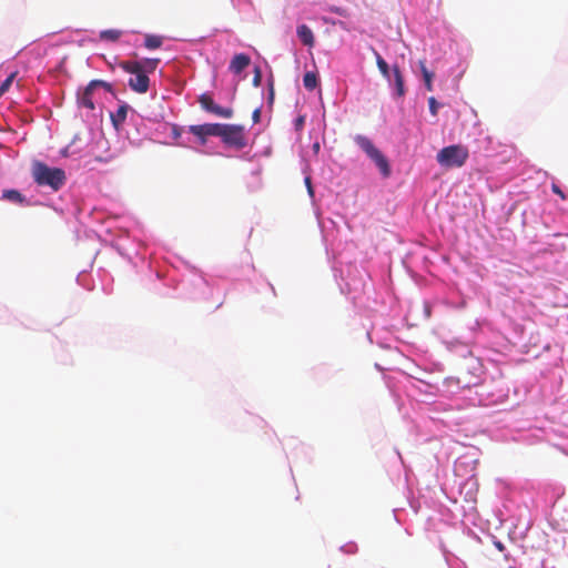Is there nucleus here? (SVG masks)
Segmentation results:
<instances>
[{
    "label": "nucleus",
    "instance_id": "a211bd4d",
    "mask_svg": "<svg viewBox=\"0 0 568 568\" xmlns=\"http://www.w3.org/2000/svg\"><path fill=\"white\" fill-rule=\"evenodd\" d=\"M317 75L314 72H306L303 78V84L306 90L313 91L317 87Z\"/></svg>",
    "mask_w": 568,
    "mask_h": 568
},
{
    "label": "nucleus",
    "instance_id": "39448f33",
    "mask_svg": "<svg viewBox=\"0 0 568 568\" xmlns=\"http://www.w3.org/2000/svg\"><path fill=\"white\" fill-rule=\"evenodd\" d=\"M160 63V59H150L145 58L141 61H121L119 63V67L125 71V72H140L143 71L144 73H153L155 69L158 68V64Z\"/></svg>",
    "mask_w": 568,
    "mask_h": 568
},
{
    "label": "nucleus",
    "instance_id": "a878e982",
    "mask_svg": "<svg viewBox=\"0 0 568 568\" xmlns=\"http://www.w3.org/2000/svg\"><path fill=\"white\" fill-rule=\"evenodd\" d=\"M252 118H253L254 123H257L260 121V118H261L260 109L254 110Z\"/></svg>",
    "mask_w": 568,
    "mask_h": 568
},
{
    "label": "nucleus",
    "instance_id": "6ab92c4d",
    "mask_svg": "<svg viewBox=\"0 0 568 568\" xmlns=\"http://www.w3.org/2000/svg\"><path fill=\"white\" fill-rule=\"evenodd\" d=\"M2 197L12 202L22 203L23 196L17 190H7L3 192Z\"/></svg>",
    "mask_w": 568,
    "mask_h": 568
},
{
    "label": "nucleus",
    "instance_id": "0eeeda50",
    "mask_svg": "<svg viewBox=\"0 0 568 568\" xmlns=\"http://www.w3.org/2000/svg\"><path fill=\"white\" fill-rule=\"evenodd\" d=\"M189 130L193 135L200 139L202 144H205L207 136H219L220 123L191 125Z\"/></svg>",
    "mask_w": 568,
    "mask_h": 568
},
{
    "label": "nucleus",
    "instance_id": "393cba45",
    "mask_svg": "<svg viewBox=\"0 0 568 568\" xmlns=\"http://www.w3.org/2000/svg\"><path fill=\"white\" fill-rule=\"evenodd\" d=\"M92 82H100V83L98 84V88H99V87H102V88L106 89L108 91H111V90H112L111 84H110V83H108V82H105V81H102V80H92Z\"/></svg>",
    "mask_w": 568,
    "mask_h": 568
},
{
    "label": "nucleus",
    "instance_id": "bb28decb",
    "mask_svg": "<svg viewBox=\"0 0 568 568\" xmlns=\"http://www.w3.org/2000/svg\"><path fill=\"white\" fill-rule=\"evenodd\" d=\"M274 98V90H273V87H271V90H270V101H272Z\"/></svg>",
    "mask_w": 568,
    "mask_h": 568
},
{
    "label": "nucleus",
    "instance_id": "4be33fe9",
    "mask_svg": "<svg viewBox=\"0 0 568 568\" xmlns=\"http://www.w3.org/2000/svg\"><path fill=\"white\" fill-rule=\"evenodd\" d=\"M304 123H305V116L304 115L297 116L295 122H294L295 129L297 131H301L303 129V126H304Z\"/></svg>",
    "mask_w": 568,
    "mask_h": 568
},
{
    "label": "nucleus",
    "instance_id": "7ed1b4c3",
    "mask_svg": "<svg viewBox=\"0 0 568 568\" xmlns=\"http://www.w3.org/2000/svg\"><path fill=\"white\" fill-rule=\"evenodd\" d=\"M356 143L365 151V153L375 162L384 178L390 175V166L384 154L375 148L373 142L363 135L356 136Z\"/></svg>",
    "mask_w": 568,
    "mask_h": 568
},
{
    "label": "nucleus",
    "instance_id": "aec40b11",
    "mask_svg": "<svg viewBox=\"0 0 568 568\" xmlns=\"http://www.w3.org/2000/svg\"><path fill=\"white\" fill-rule=\"evenodd\" d=\"M428 105H429V111L430 113L436 116L437 113H438V108H439V104L437 102V100L434 98V97H430L428 99Z\"/></svg>",
    "mask_w": 568,
    "mask_h": 568
},
{
    "label": "nucleus",
    "instance_id": "ddd939ff",
    "mask_svg": "<svg viewBox=\"0 0 568 568\" xmlns=\"http://www.w3.org/2000/svg\"><path fill=\"white\" fill-rule=\"evenodd\" d=\"M129 106L126 104H122L118 108L115 113L111 114V121L113 126L119 130L121 125L124 123L126 119Z\"/></svg>",
    "mask_w": 568,
    "mask_h": 568
},
{
    "label": "nucleus",
    "instance_id": "f8f14e48",
    "mask_svg": "<svg viewBox=\"0 0 568 568\" xmlns=\"http://www.w3.org/2000/svg\"><path fill=\"white\" fill-rule=\"evenodd\" d=\"M393 77H394V84L396 90V95L398 98H402L405 95V85H404V78L399 70V67L397 64H394L392 68Z\"/></svg>",
    "mask_w": 568,
    "mask_h": 568
},
{
    "label": "nucleus",
    "instance_id": "f257e3e1",
    "mask_svg": "<svg viewBox=\"0 0 568 568\" xmlns=\"http://www.w3.org/2000/svg\"><path fill=\"white\" fill-rule=\"evenodd\" d=\"M32 178L40 186H49L52 191H59L65 183V172L60 168H50L45 163L34 161L32 163Z\"/></svg>",
    "mask_w": 568,
    "mask_h": 568
},
{
    "label": "nucleus",
    "instance_id": "f3484780",
    "mask_svg": "<svg viewBox=\"0 0 568 568\" xmlns=\"http://www.w3.org/2000/svg\"><path fill=\"white\" fill-rule=\"evenodd\" d=\"M374 55L376 58V64L379 72L383 74V77L389 79L390 69L387 62L382 58V55L376 50H374Z\"/></svg>",
    "mask_w": 568,
    "mask_h": 568
},
{
    "label": "nucleus",
    "instance_id": "5701e85b",
    "mask_svg": "<svg viewBox=\"0 0 568 568\" xmlns=\"http://www.w3.org/2000/svg\"><path fill=\"white\" fill-rule=\"evenodd\" d=\"M305 185L307 187V192L308 194L313 197L314 196V190H313V186H312V180H311V176H306L305 180Z\"/></svg>",
    "mask_w": 568,
    "mask_h": 568
},
{
    "label": "nucleus",
    "instance_id": "9d476101",
    "mask_svg": "<svg viewBox=\"0 0 568 568\" xmlns=\"http://www.w3.org/2000/svg\"><path fill=\"white\" fill-rule=\"evenodd\" d=\"M99 83H100V82H92V81H91V82L85 87V89H84L83 93H82V94L80 95V98H79V103H80L82 106H84V108H87V109H89V110H93V109H94V103H93V100H92V93H93V91L98 88V84H99Z\"/></svg>",
    "mask_w": 568,
    "mask_h": 568
},
{
    "label": "nucleus",
    "instance_id": "2eb2a0df",
    "mask_svg": "<svg viewBox=\"0 0 568 568\" xmlns=\"http://www.w3.org/2000/svg\"><path fill=\"white\" fill-rule=\"evenodd\" d=\"M420 71L423 74L425 88L427 91H433V78L434 73L430 72L427 68L424 61L419 62Z\"/></svg>",
    "mask_w": 568,
    "mask_h": 568
},
{
    "label": "nucleus",
    "instance_id": "9b49d317",
    "mask_svg": "<svg viewBox=\"0 0 568 568\" xmlns=\"http://www.w3.org/2000/svg\"><path fill=\"white\" fill-rule=\"evenodd\" d=\"M297 37L302 41V43L306 47L312 48L315 43L314 33L311 28L306 24H301L297 27Z\"/></svg>",
    "mask_w": 568,
    "mask_h": 568
},
{
    "label": "nucleus",
    "instance_id": "b1692460",
    "mask_svg": "<svg viewBox=\"0 0 568 568\" xmlns=\"http://www.w3.org/2000/svg\"><path fill=\"white\" fill-rule=\"evenodd\" d=\"M551 191H552L555 194L559 195L562 200H565V199H566L565 193L562 192V190H561L557 184L552 183V185H551Z\"/></svg>",
    "mask_w": 568,
    "mask_h": 568
},
{
    "label": "nucleus",
    "instance_id": "412c9836",
    "mask_svg": "<svg viewBox=\"0 0 568 568\" xmlns=\"http://www.w3.org/2000/svg\"><path fill=\"white\" fill-rule=\"evenodd\" d=\"M261 81H262V72H261L260 68H255L254 77H253V85L258 87L261 84Z\"/></svg>",
    "mask_w": 568,
    "mask_h": 568
},
{
    "label": "nucleus",
    "instance_id": "423d86ee",
    "mask_svg": "<svg viewBox=\"0 0 568 568\" xmlns=\"http://www.w3.org/2000/svg\"><path fill=\"white\" fill-rule=\"evenodd\" d=\"M199 103L205 111L215 114L216 116L230 119L233 116V110L231 108H223L216 104L212 97L207 93H203L199 98Z\"/></svg>",
    "mask_w": 568,
    "mask_h": 568
},
{
    "label": "nucleus",
    "instance_id": "20e7f679",
    "mask_svg": "<svg viewBox=\"0 0 568 568\" xmlns=\"http://www.w3.org/2000/svg\"><path fill=\"white\" fill-rule=\"evenodd\" d=\"M219 136L226 145L239 150L246 145L244 128L242 125L220 123Z\"/></svg>",
    "mask_w": 568,
    "mask_h": 568
},
{
    "label": "nucleus",
    "instance_id": "cd10ccee",
    "mask_svg": "<svg viewBox=\"0 0 568 568\" xmlns=\"http://www.w3.org/2000/svg\"><path fill=\"white\" fill-rule=\"evenodd\" d=\"M318 149H320V145H318V143H316V144L314 145V150H318Z\"/></svg>",
    "mask_w": 568,
    "mask_h": 568
},
{
    "label": "nucleus",
    "instance_id": "6e6552de",
    "mask_svg": "<svg viewBox=\"0 0 568 568\" xmlns=\"http://www.w3.org/2000/svg\"><path fill=\"white\" fill-rule=\"evenodd\" d=\"M134 78L129 79V87L136 93H146L150 87V79L143 71L130 72Z\"/></svg>",
    "mask_w": 568,
    "mask_h": 568
},
{
    "label": "nucleus",
    "instance_id": "4468645a",
    "mask_svg": "<svg viewBox=\"0 0 568 568\" xmlns=\"http://www.w3.org/2000/svg\"><path fill=\"white\" fill-rule=\"evenodd\" d=\"M163 44V37L156 34H146L144 37V47L149 50H155Z\"/></svg>",
    "mask_w": 568,
    "mask_h": 568
},
{
    "label": "nucleus",
    "instance_id": "f03ea898",
    "mask_svg": "<svg viewBox=\"0 0 568 568\" xmlns=\"http://www.w3.org/2000/svg\"><path fill=\"white\" fill-rule=\"evenodd\" d=\"M469 156L468 149L460 144L443 148L436 155L437 162L445 168H460Z\"/></svg>",
    "mask_w": 568,
    "mask_h": 568
},
{
    "label": "nucleus",
    "instance_id": "1a4fd4ad",
    "mask_svg": "<svg viewBox=\"0 0 568 568\" xmlns=\"http://www.w3.org/2000/svg\"><path fill=\"white\" fill-rule=\"evenodd\" d=\"M251 64V58L245 53H237L230 62L229 69L234 74H240Z\"/></svg>",
    "mask_w": 568,
    "mask_h": 568
},
{
    "label": "nucleus",
    "instance_id": "dca6fc26",
    "mask_svg": "<svg viewBox=\"0 0 568 568\" xmlns=\"http://www.w3.org/2000/svg\"><path fill=\"white\" fill-rule=\"evenodd\" d=\"M121 36H122V31L116 30V29L103 30L99 34L101 40L111 41V42L118 41Z\"/></svg>",
    "mask_w": 568,
    "mask_h": 568
}]
</instances>
